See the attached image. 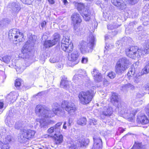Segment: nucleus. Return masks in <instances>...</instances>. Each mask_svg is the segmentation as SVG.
Returning <instances> with one entry per match:
<instances>
[{"mask_svg":"<svg viewBox=\"0 0 149 149\" xmlns=\"http://www.w3.org/2000/svg\"><path fill=\"white\" fill-rule=\"evenodd\" d=\"M102 146L94 144L92 149H102Z\"/></svg>","mask_w":149,"mask_h":149,"instance_id":"obj_49","label":"nucleus"},{"mask_svg":"<svg viewBox=\"0 0 149 149\" xmlns=\"http://www.w3.org/2000/svg\"><path fill=\"white\" fill-rule=\"evenodd\" d=\"M48 1L49 4H53L55 3L54 0H48Z\"/></svg>","mask_w":149,"mask_h":149,"instance_id":"obj_55","label":"nucleus"},{"mask_svg":"<svg viewBox=\"0 0 149 149\" xmlns=\"http://www.w3.org/2000/svg\"><path fill=\"white\" fill-rule=\"evenodd\" d=\"M120 89L123 92H127V91L128 89L126 84L121 85L120 87Z\"/></svg>","mask_w":149,"mask_h":149,"instance_id":"obj_39","label":"nucleus"},{"mask_svg":"<svg viewBox=\"0 0 149 149\" xmlns=\"http://www.w3.org/2000/svg\"><path fill=\"white\" fill-rule=\"evenodd\" d=\"M64 4L68 2L67 0H63Z\"/></svg>","mask_w":149,"mask_h":149,"instance_id":"obj_64","label":"nucleus"},{"mask_svg":"<svg viewBox=\"0 0 149 149\" xmlns=\"http://www.w3.org/2000/svg\"><path fill=\"white\" fill-rule=\"evenodd\" d=\"M117 107L119 114L124 115L128 120L132 121L137 113V111L131 108H127L125 105L122 103L117 104Z\"/></svg>","mask_w":149,"mask_h":149,"instance_id":"obj_4","label":"nucleus"},{"mask_svg":"<svg viewBox=\"0 0 149 149\" xmlns=\"http://www.w3.org/2000/svg\"><path fill=\"white\" fill-rule=\"evenodd\" d=\"M9 7L11 9L12 12L17 13L21 9L20 4L17 2H13L9 5Z\"/></svg>","mask_w":149,"mask_h":149,"instance_id":"obj_20","label":"nucleus"},{"mask_svg":"<svg viewBox=\"0 0 149 149\" xmlns=\"http://www.w3.org/2000/svg\"><path fill=\"white\" fill-rule=\"evenodd\" d=\"M117 32L116 31H114L112 32V34L113 35H115L117 34Z\"/></svg>","mask_w":149,"mask_h":149,"instance_id":"obj_61","label":"nucleus"},{"mask_svg":"<svg viewBox=\"0 0 149 149\" xmlns=\"http://www.w3.org/2000/svg\"><path fill=\"white\" fill-rule=\"evenodd\" d=\"M22 79H17L15 82V86L17 87H19L21 85L22 83Z\"/></svg>","mask_w":149,"mask_h":149,"instance_id":"obj_36","label":"nucleus"},{"mask_svg":"<svg viewBox=\"0 0 149 149\" xmlns=\"http://www.w3.org/2000/svg\"><path fill=\"white\" fill-rule=\"evenodd\" d=\"M77 7L78 10L81 13L83 10H85L86 8H87L86 7H85V6L83 3H77L76 5Z\"/></svg>","mask_w":149,"mask_h":149,"instance_id":"obj_28","label":"nucleus"},{"mask_svg":"<svg viewBox=\"0 0 149 149\" xmlns=\"http://www.w3.org/2000/svg\"><path fill=\"white\" fill-rule=\"evenodd\" d=\"M95 40L94 36L92 33H90L87 38V42L83 41L81 42L79 47L82 54L91 52L93 49Z\"/></svg>","mask_w":149,"mask_h":149,"instance_id":"obj_3","label":"nucleus"},{"mask_svg":"<svg viewBox=\"0 0 149 149\" xmlns=\"http://www.w3.org/2000/svg\"><path fill=\"white\" fill-rule=\"evenodd\" d=\"M67 123L66 122H64L63 125V128L65 129H67Z\"/></svg>","mask_w":149,"mask_h":149,"instance_id":"obj_57","label":"nucleus"},{"mask_svg":"<svg viewBox=\"0 0 149 149\" xmlns=\"http://www.w3.org/2000/svg\"><path fill=\"white\" fill-rule=\"evenodd\" d=\"M12 33L14 35V38L16 39V40L19 42L23 41L24 40V36L22 33L19 31V30L16 29L12 30Z\"/></svg>","mask_w":149,"mask_h":149,"instance_id":"obj_15","label":"nucleus"},{"mask_svg":"<svg viewBox=\"0 0 149 149\" xmlns=\"http://www.w3.org/2000/svg\"><path fill=\"white\" fill-rule=\"evenodd\" d=\"M72 22L74 25V33L78 35H80L83 33L82 28L80 26H77L78 24L81 22V19L80 15L77 13H74L71 16Z\"/></svg>","mask_w":149,"mask_h":149,"instance_id":"obj_7","label":"nucleus"},{"mask_svg":"<svg viewBox=\"0 0 149 149\" xmlns=\"http://www.w3.org/2000/svg\"><path fill=\"white\" fill-rule=\"evenodd\" d=\"M18 94L15 92H11L7 96V99L11 102H14L17 98Z\"/></svg>","mask_w":149,"mask_h":149,"instance_id":"obj_23","label":"nucleus"},{"mask_svg":"<svg viewBox=\"0 0 149 149\" xmlns=\"http://www.w3.org/2000/svg\"><path fill=\"white\" fill-rule=\"evenodd\" d=\"M116 75L115 73L113 71L109 72L107 75L111 79H114Z\"/></svg>","mask_w":149,"mask_h":149,"instance_id":"obj_38","label":"nucleus"},{"mask_svg":"<svg viewBox=\"0 0 149 149\" xmlns=\"http://www.w3.org/2000/svg\"><path fill=\"white\" fill-rule=\"evenodd\" d=\"M139 77L140 75L139 74L136 75L134 78V82L135 83L137 84L140 81Z\"/></svg>","mask_w":149,"mask_h":149,"instance_id":"obj_40","label":"nucleus"},{"mask_svg":"<svg viewBox=\"0 0 149 149\" xmlns=\"http://www.w3.org/2000/svg\"><path fill=\"white\" fill-rule=\"evenodd\" d=\"M61 107L58 103H55L52 105L51 111L45 109L44 106L42 105H38L36 106L35 112L39 116V118L36 119V121L40 123V127L41 129H46L49 125L55 123L54 120H46L45 118L52 117L55 115L63 116L65 113L64 110L70 115H73L77 110L73 103L66 101L62 102Z\"/></svg>","mask_w":149,"mask_h":149,"instance_id":"obj_1","label":"nucleus"},{"mask_svg":"<svg viewBox=\"0 0 149 149\" xmlns=\"http://www.w3.org/2000/svg\"><path fill=\"white\" fill-rule=\"evenodd\" d=\"M79 72L80 74H76L73 77V81L77 84H81L82 81V79L84 76L86 75V72L84 70H80Z\"/></svg>","mask_w":149,"mask_h":149,"instance_id":"obj_13","label":"nucleus"},{"mask_svg":"<svg viewBox=\"0 0 149 149\" xmlns=\"http://www.w3.org/2000/svg\"><path fill=\"white\" fill-rule=\"evenodd\" d=\"M135 72L134 69L131 67L129 69V70L127 73V75L129 77L132 76V75H133L134 74Z\"/></svg>","mask_w":149,"mask_h":149,"instance_id":"obj_37","label":"nucleus"},{"mask_svg":"<svg viewBox=\"0 0 149 149\" xmlns=\"http://www.w3.org/2000/svg\"><path fill=\"white\" fill-rule=\"evenodd\" d=\"M5 141L6 143H8L11 141V137L10 136H8L5 138Z\"/></svg>","mask_w":149,"mask_h":149,"instance_id":"obj_48","label":"nucleus"},{"mask_svg":"<svg viewBox=\"0 0 149 149\" xmlns=\"http://www.w3.org/2000/svg\"><path fill=\"white\" fill-rule=\"evenodd\" d=\"M145 111L146 114L149 116V104L147 106L145 109Z\"/></svg>","mask_w":149,"mask_h":149,"instance_id":"obj_51","label":"nucleus"},{"mask_svg":"<svg viewBox=\"0 0 149 149\" xmlns=\"http://www.w3.org/2000/svg\"><path fill=\"white\" fill-rule=\"evenodd\" d=\"M136 121L138 123H140V117L139 115L137 116V118L136 119Z\"/></svg>","mask_w":149,"mask_h":149,"instance_id":"obj_59","label":"nucleus"},{"mask_svg":"<svg viewBox=\"0 0 149 149\" xmlns=\"http://www.w3.org/2000/svg\"><path fill=\"white\" fill-rule=\"evenodd\" d=\"M128 89H130L131 90H133L134 89V86L131 84L128 83L126 84Z\"/></svg>","mask_w":149,"mask_h":149,"instance_id":"obj_42","label":"nucleus"},{"mask_svg":"<svg viewBox=\"0 0 149 149\" xmlns=\"http://www.w3.org/2000/svg\"><path fill=\"white\" fill-rule=\"evenodd\" d=\"M36 132L31 130L23 129L18 138L19 141L22 143L26 142L27 140L33 139Z\"/></svg>","mask_w":149,"mask_h":149,"instance_id":"obj_8","label":"nucleus"},{"mask_svg":"<svg viewBox=\"0 0 149 149\" xmlns=\"http://www.w3.org/2000/svg\"><path fill=\"white\" fill-rule=\"evenodd\" d=\"M56 67L59 69H62L63 67V65L62 62L61 61L58 63L56 64Z\"/></svg>","mask_w":149,"mask_h":149,"instance_id":"obj_45","label":"nucleus"},{"mask_svg":"<svg viewBox=\"0 0 149 149\" xmlns=\"http://www.w3.org/2000/svg\"><path fill=\"white\" fill-rule=\"evenodd\" d=\"M89 143V140L88 139H78L75 141L72 144H68V147L69 149H78L81 147L87 146Z\"/></svg>","mask_w":149,"mask_h":149,"instance_id":"obj_10","label":"nucleus"},{"mask_svg":"<svg viewBox=\"0 0 149 149\" xmlns=\"http://www.w3.org/2000/svg\"><path fill=\"white\" fill-rule=\"evenodd\" d=\"M68 36H63L61 40V48L64 51L69 53L73 50V45Z\"/></svg>","mask_w":149,"mask_h":149,"instance_id":"obj_9","label":"nucleus"},{"mask_svg":"<svg viewBox=\"0 0 149 149\" xmlns=\"http://www.w3.org/2000/svg\"><path fill=\"white\" fill-rule=\"evenodd\" d=\"M124 0H111V2L115 6L119 7L121 10H123L126 7V4L124 2Z\"/></svg>","mask_w":149,"mask_h":149,"instance_id":"obj_17","label":"nucleus"},{"mask_svg":"<svg viewBox=\"0 0 149 149\" xmlns=\"http://www.w3.org/2000/svg\"><path fill=\"white\" fill-rule=\"evenodd\" d=\"M71 86V82L68 81L67 80V78H62L60 84L61 87L66 90H69Z\"/></svg>","mask_w":149,"mask_h":149,"instance_id":"obj_18","label":"nucleus"},{"mask_svg":"<svg viewBox=\"0 0 149 149\" xmlns=\"http://www.w3.org/2000/svg\"><path fill=\"white\" fill-rule=\"evenodd\" d=\"M139 50L138 47L137 46H132L125 50V52L127 55L130 58L134 59L137 57L139 58Z\"/></svg>","mask_w":149,"mask_h":149,"instance_id":"obj_11","label":"nucleus"},{"mask_svg":"<svg viewBox=\"0 0 149 149\" xmlns=\"http://www.w3.org/2000/svg\"><path fill=\"white\" fill-rule=\"evenodd\" d=\"M60 37V35L58 33H55L53 35V39L45 41L44 43V46L47 48L53 46L59 41Z\"/></svg>","mask_w":149,"mask_h":149,"instance_id":"obj_12","label":"nucleus"},{"mask_svg":"<svg viewBox=\"0 0 149 149\" xmlns=\"http://www.w3.org/2000/svg\"><path fill=\"white\" fill-rule=\"evenodd\" d=\"M111 101L114 102V104L116 105L118 103V94L115 93L112 94Z\"/></svg>","mask_w":149,"mask_h":149,"instance_id":"obj_25","label":"nucleus"},{"mask_svg":"<svg viewBox=\"0 0 149 149\" xmlns=\"http://www.w3.org/2000/svg\"><path fill=\"white\" fill-rule=\"evenodd\" d=\"M94 144L102 146V141L100 137L95 136L93 138Z\"/></svg>","mask_w":149,"mask_h":149,"instance_id":"obj_26","label":"nucleus"},{"mask_svg":"<svg viewBox=\"0 0 149 149\" xmlns=\"http://www.w3.org/2000/svg\"><path fill=\"white\" fill-rule=\"evenodd\" d=\"M62 123V122L58 123L54 126L49 128L47 130L48 132L50 134L54 133V135L57 133H60L61 131V126Z\"/></svg>","mask_w":149,"mask_h":149,"instance_id":"obj_14","label":"nucleus"},{"mask_svg":"<svg viewBox=\"0 0 149 149\" xmlns=\"http://www.w3.org/2000/svg\"><path fill=\"white\" fill-rule=\"evenodd\" d=\"M128 3L132 5H134L136 3V1L134 0H127Z\"/></svg>","mask_w":149,"mask_h":149,"instance_id":"obj_50","label":"nucleus"},{"mask_svg":"<svg viewBox=\"0 0 149 149\" xmlns=\"http://www.w3.org/2000/svg\"><path fill=\"white\" fill-rule=\"evenodd\" d=\"M21 1L24 3L25 4H29V1L30 0H21Z\"/></svg>","mask_w":149,"mask_h":149,"instance_id":"obj_53","label":"nucleus"},{"mask_svg":"<svg viewBox=\"0 0 149 149\" xmlns=\"http://www.w3.org/2000/svg\"><path fill=\"white\" fill-rule=\"evenodd\" d=\"M92 74L95 81L100 82L102 80V74L97 69H94L93 71L92 72Z\"/></svg>","mask_w":149,"mask_h":149,"instance_id":"obj_19","label":"nucleus"},{"mask_svg":"<svg viewBox=\"0 0 149 149\" xmlns=\"http://www.w3.org/2000/svg\"><path fill=\"white\" fill-rule=\"evenodd\" d=\"M113 46L112 45L106 44V46L105 47L106 50H109V49L113 48Z\"/></svg>","mask_w":149,"mask_h":149,"instance_id":"obj_44","label":"nucleus"},{"mask_svg":"<svg viewBox=\"0 0 149 149\" xmlns=\"http://www.w3.org/2000/svg\"><path fill=\"white\" fill-rule=\"evenodd\" d=\"M81 62L82 63L86 64L88 62V58L86 57H82Z\"/></svg>","mask_w":149,"mask_h":149,"instance_id":"obj_46","label":"nucleus"},{"mask_svg":"<svg viewBox=\"0 0 149 149\" xmlns=\"http://www.w3.org/2000/svg\"><path fill=\"white\" fill-rule=\"evenodd\" d=\"M58 58L57 57L51 58L49 59V61L51 63H55L58 60Z\"/></svg>","mask_w":149,"mask_h":149,"instance_id":"obj_41","label":"nucleus"},{"mask_svg":"<svg viewBox=\"0 0 149 149\" xmlns=\"http://www.w3.org/2000/svg\"><path fill=\"white\" fill-rule=\"evenodd\" d=\"M81 13V15L84 20L86 21H88L91 19V14L90 11L87 8Z\"/></svg>","mask_w":149,"mask_h":149,"instance_id":"obj_22","label":"nucleus"},{"mask_svg":"<svg viewBox=\"0 0 149 149\" xmlns=\"http://www.w3.org/2000/svg\"><path fill=\"white\" fill-rule=\"evenodd\" d=\"M108 29L111 30L117 28L118 26L115 23H111L108 24L107 26Z\"/></svg>","mask_w":149,"mask_h":149,"instance_id":"obj_35","label":"nucleus"},{"mask_svg":"<svg viewBox=\"0 0 149 149\" xmlns=\"http://www.w3.org/2000/svg\"><path fill=\"white\" fill-rule=\"evenodd\" d=\"M143 24L144 25L147 26L149 24V21H146V22H143Z\"/></svg>","mask_w":149,"mask_h":149,"instance_id":"obj_56","label":"nucleus"},{"mask_svg":"<svg viewBox=\"0 0 149 149\" xmlns=\"http://www.w3.org/2000/svg\"><path fill=\"white\" fill-rule=\"evenodd\" d=\"M86 123V120L85 118H81L79 119L77 121V123L80 125L84 126Z\"/></svg>","mask_w":149,"mask_h":149,"instance_id":"obj_29","label":"nucleus"},{"mask_svg":"<svg viewBox=\"0 0 149 149\" xmlns=\"http://www.w3.org/2000/svg\"><path fill=\"white\" fill-rule=\"evenodd\" d=\"M54 142L56 145H58L62 143L63 140V136L62 135H59L57 134L54 137Z\"/></svg>","mask_w":149,"mask_h":149,"instance_id":"obj_24","label":"nucleus"},{"mask_svg":"<svg viewBox=\"0 0 149 149\" xmlns=\"http://www.w3.org/2000/svg\"><path fill=\"white\" fill-rule=\"evenodd\" d=\"M10 148L8 143H4L0 141V149H9Z\"/></svg>","mask_w":149,"mask_h":149,"instance_id":"obj_34","label":"nucleus"},{"mask_svg":"<svg viewBox=\"0 0 149 149\" xmlns=\"http://www.w3.org/2000/svg\"><path fill=\"white\" fill-rule=\"evenodd\" d=\"M144 50L142 51V53L143 54L149 53V40L146 42L144 47Z\"/></svg>","mask_w":149,"mask_h":149,"instance_id":"obj_31","label":"nucleus"},{"mask_svg":"<svg viewBox=\"0 0 149 149\" xmlns=\"http://www.w3.org/2000/svg\"><path fill=\"white\" fill-rule=\"evenodd\" d=\"M97 120L95 119H90L89 121V124L90 125H95L97 124Z\"/></svg>","mask_w":149,"mask_h":149,"instance_id":"obj_43","label":"nucleus"},{"mask_svg":"<svg viewBox=\"0 0 149 149\" xmlns=\"http://www.w3.org/2000/svg\"><path fill=\"white\" fill-rule=\"evenodd\" d=\"M34 40H29L26 42L22 48L21 53L22 58L26 60L25 61V65L20 68H16V70L19 73H21L27 67L29 66L32 63L31 60L29 58V54L31 50L32 49L34 45Z\"/></svg>","mask_w":149,"mask_h":149,"instance_id":"obj_2","label":"nucleus"},{"mask_svg":"<svg viewBox=\"0 0 149 149\" xmlns=\"http://www.w3.org/2000/svg\"><path fill=\"white\" fill-rule=\"evenodd\" d=\"M94 96V91L90 90L79 92L78 97L80 102L83 105H86L89 104L92 101Z\"/></svg>","mask_w":149,"mask_h":149,"instance_id":"obj_6","label":"nucleus"},{"mask_svg":"<svg viewBox=\"0 0 149 149\" xmlns=\"http://www.w3.org/2000/svg\"><path fill=\"white\" fill-rule=\"evenodd\" d=\"M149 120L148 119L147 117L145 116H141L140 117V123L143 124H145L148 123Z\"/></svg>","mask_w":149,"mask_h":149,"instance_id":"obj_32","label":"nucleus"},{"mask_svg":"<svg viewBox=\"0 0 149 149\" xmlns=\"http://www.w3.org/2000/svg\"><path fill=\"white\" fill-rule=\"evenodd\" d=\"M11 59V57L10 56H6L3 57H0V60L3 61L5 63H8Z\"/></svg>","mask_w":149,"mask_h":149,"instance_id":"obj_33","label":"nucleus"},{"mask_svg":"<svg viewBox=\"0 0 149 149\" xmlns=\"http://www.w3.org/2000/svg\"><path fill=\"white\" fill-rule=\"evenodd\" d=\"M131 149H140V144H135Z\"/></svg>","mask_w":149,"mask_h":149,"instance_id":"obj_47","label":"nucleus"},{"mask_svg":"<svg viewBox=\"0 0 149 149\" xmlns=\"http://www.w3.org/2000/svg\"><path fill=\"white\" fill-rule=\"evenodd\" d=\"M18 123H15V128L17 129H18L19 128V127L18 126Z\"/></svg>","mask_w":149,"mask_h":149,"instance_id":"obj_60","label":"nucleus"},{"mask_svg":"<svg viewBox=\"0 0 149 149\" xmlns=\"http://www.w3.org/2000/svg\"><path fill=\"white\" fill-rule=\"evenodd\" d=\"M102 113L103 115L105 116H109L113 113V108L110 106L104 107L102 109Z\"/></svg>","mask_w":149,"mask_h":149,"instance_id":"obj_21","label":"nucleus"},{"mask_svg":"<svg viewBox=\"0 0 149 149\" xmlns=\"http://www.w3.org/2000/svg\"><path fill=\"white\" fill-rule=\"evenodd\" d=\"M3 103L1 102H0V109H2L3 107Z\"/></svg>","mask_w":149,"mask_h":149,"instance_id":"obj_58","label":"nucleus"},{"mask_svg":"<svg viewBox=\"0 0 149 149\" xmlns=\"http://www.w3.org/2000/svg\"><path fill=\"white\" fill-rule=\"evenodd\" d=\"M149 72V62L146 65L140 73V75H142L144 74H147Z\"/></svg>","mask_w":149,"mask_h":149,"instance_id":"obj_30","label":"nucleus"},{"mask_svg":"<svg viewBox=\"0 0 149 149\" xmlns=\"http://www.w3.org/2000/svg\"><path fill=\"white\" fill-rule=\"evenodd\" d=\"M79 57L78 54L77 52H74L71 53L69 56L68 59L71 61L73 65H76L79 62V60L78 59Z\"/></svg>","mask_w":149,"mask_h":149,"instance_id":"obj_16","label":"nucleus"},{"mask_svg":"<svg viewBox=\"0 0 149 149\" xmlns=\"http://www.w3.org/2000/svg\"><path fill=\"white\" fill-rule=\"evenodd\" d=\"M72 121L70 119H69L68 121V123L70 124L72 123Z\"/></svg>","mask_w":149,"mask_h":149,"instance_id":"obj_63","label":"nucleus"},{"mask_svg":"<svg viewBox=\"0 0 149 149\" xmlns=\"http://www.w3.org/2000/svg\"><path fill=\"white\" fill-rule=\"evenodd\" d=\"M6 124L9 127H11L14 123V121L10 116H7L5 121Z\"/></svg>","mask_w":149,"mask_h":149,"instance_id":"obj_27","label":"nucleus"},{"mask_svg":"<svg viewBox=\"0 0 149 149\" xmlns=\"http://www.w3.org/2000/svg\"><path fill=\"white\" fill-rule=\"evenodd\" d=\"M46 24V22L45 21H43L41 23V27L42 28H43L44 27Z\"/></svg>","mask_w":149,"mask_h":149,"instance_id":"obj_54","label":"nucleus"},{"mask_svg":"<svg viewBox=\"0 0 149 149\" xmlns=\"http://www.w3.org/2000/svg\"><path fill=\"white\" fill-rule=\"evenodd\" d=\"M145 103V100H140V104H142Z\"/></svg>","mask_w":149,"mask_h":149,"instance_id":"obj_62","label":"nucleus"},{"mask_svg":"<svg viewBox=\"0 0 149 149\" xmlns=\"http://www.w3.org/2000/svg\"><path fill=\"white\" fill-rule=\"evenodd\" d=\"M129 61L125 57L119 58L117 62L115 71L117 74H121L128 68Z\"/></svg>","mask_w":149,"mask_h":149,"instance_id":"obj_5","label":"nucleus"},{"mask_svg":"<svg viewBox=\"0 0 149 149\" xmlns=\"http://www.w3.org/2000/svg\"><path fill=\"white\" fill-rule=\"evenodd\" d=\"M144 89L146 90H149V84H145L143 86Z\"/></svg>","mask_w":149,"mask_h":149,"instance_id":"obj_52","label":"nucleus"}]
</instances>
